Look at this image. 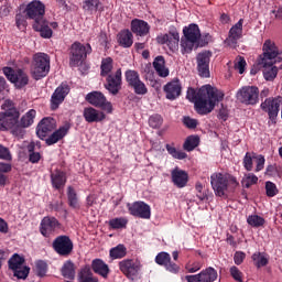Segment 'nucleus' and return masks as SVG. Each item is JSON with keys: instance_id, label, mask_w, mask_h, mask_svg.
<instances>
[{"instance_id": "nucleus-54", "label": "nucleus", "mask_w": 282, "mask_h": 282, "mask_svg": "<svg viewBox=\"0 0 282 282\" xmlns=\"http://www.w3.org/2000/svg\"><path fill=\"white\" fill-rule=\"evenodd\" d=\"M230 276L236 281V282H243V272L239 270L237 267H231L229 269Z\"/></svg>"}, {"instance_id": "nucleus-37", "label": "nucleus", "mask_w": 282, "mask_h": 282, "mask_svg": "<svg viewBox=\"0 0 282 282\" xmlns=\"http://www.w3.org/2000/svg\"><path fill=\"white\" fill-rule=\"evenodd\" d=\"M263 67V77L265 80L272 82L279 74V66L273 65H261Z\"/></svg>"}, {"instance_id": "nucleus-10", "label": "nucleus", "mask_w": 282, "mask_h": 282, "mask_svg": "<svg viewBox=\"0 0 282 282\" xmlns=\"http://www.w3.org/2000/svg\"><path fill=\"white\" fill-rule=\"evenodd\" d=\"M119 270L130 279V281H135L140 276V270H142V263L138 260L126 259L119 262Z\"/></svg>"}, {"instance_id": "nucleus-12", "label": "nucleus", "mask_w": 282, "mask_h": 282, "mask_svg": "<svg viewBox=\"0 0 282 282\" xmlns=\"http://www.w3.org/2000/svg\"><path fill=\"white\" fill-rule=\"evenodd\" d=\"M237 99L245 105H257L259 102V88L257 86H245L238 90Z\"/></svg>"}, {"instance_id": "nucleus-45", "label": "nucleus", "mask_w": 282, "mask_h": 282, "mask_svg": "<svg viewBox=\"0 0 282 282\" xmlns=\"http://www.w3.org/2000/svg\"><path fill=\"white\" fill-rule=\"evenodd\" d=\"M252 261L257 268L268 265V256L265 253L256 252L252 254Z\"/></svg>"}, {"instance_id": "nucleus-46", "label": "nucleus", "mask_w": 282, "mask_h": 282, "mask_svg": "<svg viewBox=\"0 0 282 282\" xmlns=\"http://www.w3.org/2000/svg\"><path fill=\"white\" fill-rule=\"evenodd\" d=\"M199 145V137L191 135L188 137L183 145V149L185 151H193L196 149V147Z\"/></svg>"}, {"instance_id": "nucleus-33", "label": "nucleus", "mask_w": 282, "mask_h": 282, "mask_svg": "<svg viewBox=\"0 0 282 282\" xmlns=\"http://www.w3.org/2000/svg\"><path fill=\"white\" fill-rule=\"evenodd\" d=\"M153 67L161 78H166L170 74L169 67H166V61H164L163 56L155 57Z\"/></svg>"}, {"instance_id": "nucleus-15", "label": "nucleus", "mask_w": 282, "mask_h": 282, "mask_svg": "<svg viewBox=\"0 0 282 282\" xmlns=\"http://www.w3.org/2000/svg\"><path fill=\"white\" fill-rule=\"evenodd\" d=\"M156 42L160 43V45H166L171 52H177V50H180V33L174 30L161 34L156 37Z\"/></svg>"}, {"instance_id": "nucleus-30", "label": "nucleus", "mask_w": 282, "mask_h": 282, "mask_svg": "<svg viewBox=\"0 0 282 282\" xmlns=\"http://www.w3.org/2000/svg\"><path fill=\"white\" fill-rule=\"evenodd\" d=\"M151 26L144 20L134 19L131 21V32L137 34V36H147Z\"/></svg>"}, {"instance_id": "nucleus-58", "label": "nucleus", "mask_w": 282, "mask_h": 282, "mask_svg": "<svg viewBox=\"0 0 282 282\" xmlns=\"http://www.w3.org/2000/svg\"><path fill=\"white\" fill-rule=\"evenodd\" d=\"M265 191H267L268 197H274L275 195L279 194V189L276 188V185L272 182L265 183Z\"/></svg>"}, {"instance_id": "nucleus-9", "label": "nucleus", "mask_w": 282, "mask_h": 282, "mask_svg": "<svg viewBox=\"0 0 282 282\" xmlns=\"http://www.w3.org/2000/svg\"><path fill=\"white\" fill-rule=\"evenodd\" d=\"M282 107V97H269L264 101L261 102L260 109H262L263 113H267L269 120L271 122H276V118H279V112Z\"/></svg>"}, {"instance_id": "nucleus-64", "label": "nucleus", "mask_w": 282, "mask_h": 282, "mask_svg": "<svg viewBox=\"0 0 282 282\" xmlns=\"http://www.w3.org/2000/svg\"><path fill=\"white\" fill-rule=\"evenodd\" d=\"M15 23L19 30H23L28 25V23L25 22V18L21 14H17Z\"/></svg>"}, {"instance_id": "nucleus-3", "label": "nucleus", "mask_w": 282, "mask_h": 282, "mask_svg": "<svg viewBox=\"0 0 282 282\" xmlns=\"http://www.w3.org/2000/svg\"><path fill=\"white\" fill-rule=\"evenodd\" d=\"M259 65H279L282 69V52L272 40H265L262 46V54L259 57Z\"/></svg>"}, {"instance_id": "nucleus-56", "label": "nucleus", "mask_w": 282, "mask_h": 282, "mask_svg": "<svg viewBox=\"0 0 282 282\" xmlns=\"http://www.w3.org/2000/svg\"><path fill=\"white\" fill-rule=\"evenodd\" d=\"M162 116L160 115H153L149 119V124L152 127V129H160L162 127Z\"/></svg>"}, {"instance_id": "nucleus-47", "label": "nucleus", "mask_w": 282, "mask_h": 282, "mask_svg": "<svg viewBox=\"0 0 282 282\" xmlns=\"http://www.w3.org/2000/svg\"><path fill=\"white\" fill-rule=\"evenodd\" d=\"M126 80L129 87H132L140 80V74L137 70L129 69L124 73Z\"/></svg>"}, {"instance_id": "nucleus-27", "label": "nucleus", "mask_w": 282, "mask_h": 282, "mask_svg": "<svg viewBox=\"0 0 282 282\" xmlns=\"http://www.w3.org/2000/svg\"><path fill=\"white\" fill-rule=\"evenodd\" d=\"M164 91L167 100H175V98H180L182 94V84L180 79H173L164 86Z\"/></svg>"}, {"instance_id": "nucleus-22", "label": "nucleus", "mask_w": 282, "mask_h": 282, "mask_svg": "<svg viewBox=\"0 0 282 282\" xmlns=\"http://www.w3.org/2000/svg\"><path fill=\"white\" fill-rule=\"evenodd\" d=\"M210 56L212 54L208 51H205L197 55V69L202 78H208L210 76V70L208 68V65L210 63Z\"/></svg>"}, {"instance_id": "nucleus-62", "label": "nucleus", "mask_w": 282, "mask_h": 282, "mask_svg": "<svg viewBox=\"0 0 282 282\" xmlns=\"http://www.w3.org/2000/svg\"><path fill=\"white\" fill-rule=\"evenodd\" d=\"M186 270L191 274H195V272H198V270H202V264L200 262L188 263L186 264Z\"/></svg>"}, {"instance_id": "nucleus-26", "label": "nucleus", "mask_w": 282, "mask_h": 282, "mask_svg": "<svg viewBox=\"0 0 282 282\" xmlns=\"http://www.w3.org/2000/svg\"><path fill=\"white\" fill-rule=\"evenodd\" d=\"M56 129V120L54 118H44L41 120V122L37 126V137L43 140L44 138H47V133H51V131H54Z\"/></svg>"}, {"instance_id": "nucleus-55", "label": "nucleus", "mask_w": 282, "mask_h": 282, "mask_svg": "<svg viewBox=\"0 0 282 282\" xmlns=\"http://www.w3.org/2000/svg\"><path fill=\"white\" fill-rule=\"evenodd\" d=\"M35 272L37 276H45L47 274V263L45 261H37L35 263Z\"/></svg>"}, {"instance_id": "nucleus-42", "label": "nucleus", "mask_w": 282, "mask_h": 282, "mask_svg": "<svg viewBox=\"0 0 282 282\" xmlns=\"http://www.w3.org/2000/svg\"><path fill=\"white\" fill-rule=\"evenodd\" d=\"M62 274L65 279H74L76 276V269L72 261H66L62 268Z\"/></svg>"}, {"instance_id": "nucleus-25", "label": "nucleus", "mask_w": 282, "mask_h": 282, "mask_svg": "<svg viewBox=\"0 0 282 282\" xmlns=\"http://www.w3.org/2000/svg\"><path fill=\"white\" fill-rule=\"evenodd\" d=\"M67 94H69V85L62 84L58 86L51 97V109H56L65 100Z\"/></svg>"}, {"instance_id": "nucleus-53", "label": "nucleus", "mask_w": 282, "mask_h": 282, "mask_svg": "<svg viewBox=\"0 0 282 282\" xmlns=\"http://www.w3.org/2000/svg\"><path fill=\"white\" fill-rule=\"evenodd\" d=\"M28 151L30 153V162H32V164H36L41 160V154L39 152H34V143H30L28 145Z\"/></svg>"}, {"instance_id": "nucleus-24", "label": "nucleus", "mask_w": 282, "mask_h": 282, "mask_svg": "<svg viewBox=\"0 0 282 282\" xmlns=\"http://www.w3.org/2000/svg\"><path fill=\"white\" fill-rule=\"evenodd\" d=\"M83 117L86 122H102L107 120V115L105 110H98L94 107H86L83 111Z\"/></svg>"}, {"instance_id": "nucleus-14", "label": "nucleus", "mask_w": 282, "mask_h": 282, "mask_svg": "<svg viewBox=\"0 0 282 282\" xmlns=\"http://www.w3.org/2000/svg\"><path fill=\"white\" fill-rule=\"evenodd\" d=\"M130 215L140 217V219H151V206L142 200L128 203L127 205Z\"/></svg>"}, {"instance_id": "nucleus-20", "label": "nucleus", "mask_w": 282, "mask_h": 282, "mask_svg": "<svg viewBox=\"0 0 282 282\" xmlns=\"http://www.w3.org/2000/svg\"><path fill=\"white\" fill-rule=\"evenodd\" d=\"M34 30L40 32L42 39H52V30L58 29V22H47V20L42 19L33 24Z\"/></svg>"}, {"instance_id": "nucleus-51", "label": "nucleus", "mask_w": 282, "mask_h": 282, "mask_svg": "<svg viewBox=\"0 0 282 282\" xmlns=\"http://www.w3.org/2000/svg\"><path fill=\"white\" fill-rule=\"evenodd\" d=\"M67 195H68L69 206H72V208H78V196L76 195V189H74V187L69 186L67 188Z\"/></svg>"}, {"instance_id": "nucleus-50", "label": "nucleus", "mask_w": 282, "mask_h": 282, "mask_svg": "<svg viewBox=\"0 0 282 282\" xmlns=\"http://www.w3.org/2000/svg\"><path fill=\"white\" fill-rule=\"evenodd\" d=\"M130 87L133 88L134 94H137L138 96H145V94L149 93V88H147V85L141 82V79H139Z\"/></svg>"}, {"instance_id": "nucleus-23", "label": "nucleus", "mask_w": 282, "mask_h": 282, "mask_svg": "<svg viewBox=\"0 0 282 282\" xmlns=\"http://www.w3.org/2000/svg\"><path fill=\"white\" fill-rule=\"evenodd\" d=\"M155 263H158V265H164L165 270L172 274H177V272H180V265L171 261V254L167 252L158 253L155 257Z\"/></svg>"}, {"instance_id": "nucleus-48", "label": "nucleus", "mask_w": 282, "mask_h": 282, "mask_svg": "<svg viewBox=\"0 0 282 282\" xmlns=\"http://www.w3.org/2000/svg\"><path fill=\"white\" fill-rule=\"evenodd\" d=\"M113 69V59L111 57H107L101 62V76H109L111 70Z\"/></svg>"}, {"instance_id": "nucleus-60", "label": "nucleus", "mask_w": 282, "mask_h": 282, "mask_svg": "<svg viewBox=\"0 0 282 282\" xmlns=\"http://www.w3.org/2000/svg\"><path fill=\"white\" fill-rule=\"evenodd\" d=\"M254 162H256V172L259 173V171H263V167L265 166V158L261 154L254 155Z\"/></svg>"}, {"instance_id": "nucleus-1", "label": "nucleus", "mask_w": 282, "mask_h": 282, "mask_svg": "<svg viewBox=\"0 0 282 282\" xmlns=\"http://www.w3.org/2000/svg\"><path fill=\"white\" fill-rule=\"evenodd\" d=\"M186 98L194 102L197 113L206 116V113H210L215 109L217 102L224 100V91L210 85H205L198 91L188 88Z\"/></svg>"}, {"instance_id": "nucleus-49", "label": "nucleus", "mask_w": 282, "mask_h": 282, "mask_svg": "<svg viewBox=\"0 0 282 282\" xmlns=\"http://www.w3.org/2000/svg\"><path fill=\"white\" fill-rule=\"evenodd\" d=\"M166 151L167 153H170V155H172V158H174L175 160H186L187 155L186 152L182 151V150H177L175 149V147L173 145H166Z\"/></svg>"}, {"instance_id": "nucleus-63", "label": "nucleus", "mask_w": 282, "mask_h": 282, "mask_svg": "<svg viewBox=\"0 0 282 282\" xmlns=\"http://www.w3.org/2000/svg\"><path fill=\"white\" fill-rule=\"evenodd\" d=\"M183 122L187 129H195V127H197V119L191 117H184Z\"/></svg>"}, {"instance_id": "nucleus-38", "label": "nucleus", "mask_w": 282, "mask_h": 282, "mask_svg": "<svg viewBox=\"0 0 282 282\" xmlns=\"http://www.w3.org/2000/svg\"><path fill=\"white\" fill-rule=\"evenodd\" d=\"M99 6H100V0H84L83 1V10L87 14H94V12H98Z\"/></svg>"}, {"instance_id": "nucleus-41", "label": "nucleus", "mask_w": 282, "mask_h": 282, "mask_svg": "<svg viewBox=\"0 0 282 282\" xmlns=\"http://www.w3.org/2000/svg\"><path fill=\"white\" fill-rule=\"evenodd\" d=\"M109 254L112 259H124V257H127V247H124V245H118L110 249Z\"/></svg>"}, {"instance_id": "nucleus-11", "label": "nucleus", "mask_w": 282, "mask_h": 282, "mask_svg": "<svg viewBox=\"0 0 282 282\" xmlns=\"http://www.w3.org/2000/svg\"><path fill=\"white\" fill-rule=\"evenodd\" d=\"M9 268L17 279L24 280L28 279V274H30V268L25 265V259L17 253L9 260Z\"/></svg>"}, {"instance_id": "nucleus-34", "label": "nucleus", "mask_w": 282, "mask_h": 282, "mask_svg": "<svg viewBox=\"0 0 282 282\" xmlns=\"http://www.w3.org/2000/svg\"><path fill=\"white\" fill-rule=\"evenodd\" d=\"M91 268L96 274L102 276V279H107L109 276V265L105 263V261L100 259H96L91 263Z\"/></svg>"}, {"instance_id": "nucleus-40", "label": "nucleus", "mask_w": 282, "mask_h": 282, "mask_svg": "<svg viewBox=\"0 0 282 282\" xmlns=\"http://www.w3.org/2000/svg\"><path fill=\"white\" fill-rule=\"evenodd\" d=\"M197 45V42L195 40H189L188 37H182L181 39V52L182 54H191L193 52V47Z\"/></svg>"}, {"instance_id": "nucleus-6", "label": "nucleus", "mask_w": 282, "mask_h": 282, "mask_svg": "<svg viewBox=\"0 0 282 282\" xmlns=\"http://www.w3.org/2000/svg\"><path fill=\"white\" fill-rule=\"evenodd\" d=\"M19 118H21L19 120ZM36 118V110L30 109L28 112H25L21 117V112L18 110V118L15 121L14 128H10V131L13 135H17L18 138H23L25 134V130L28 127H32L34 124V120Z\"/></svg>"}, {"instance_id": "nucleus-17", "label": "nucleus", "mask_w": 282, "mask_h": 282, "mask_svg": "<svg viewBox=\"0 0 282 282\" xmlns=\"http://www.w3.org/2000/svg\"><path fill=\"white\" fill-rule=\"evenodd\" d=\"M25 12L29 19H33L35 23H39L45 15V4L39 0H33L26 6Z\"/></svg>"}, {"instance_id": "nucleus-52", "label": "nucleus", "mask_w": 282, "mask_h": 282, "mask_svg": "<svg viewBox=\"0 0 282 282\" xmlns=\"http://www.w3.org/2000/svg\"><path fill=\"white\" fill-rule=\"evenodd\" d=\"M259 182V177L254 175L253 173L246 174L242 178V185L245 188H250L252 185L257 184Z\"/></svg>"}, {"instance_id": "nucleus-5", "label": "nucleus", "mask_w": 282, "mask_h": 282, "mask_svg": "<svg viewBox=\"0 0 282 282\" xmlns=\"http://www.w3.org/2000/svg\"><path fill=\"white\" fill-rule=\"evenodd\" d=\"M30 74L34 80H41L50 74V55L36 53L33 55Z\"/></svg>"}, {"instance_id": "nucleus-7", "label": "nucleus", "mask_w": 282, "mask_h": 282, "mask_svg": "<svg viewBox=\"0 0 282 282\" xmlns=\"http://www.w3.org/2000/svg\"><path fill=\"white\" fill-rule=\"evenodd\" d=\"M4 76L14 85L17 89H23L30 83V76L23 69H12L11 67H3Z\"/></svg>"}, {"instance_id": "nucleus-43", "label": "nucleus", "mask_w": 282, "mask_h": 282, "mask_svg": "<svg viewBox=\"0 0 282 282\" xmlns=\"http://www.w3.org/2000/svg\"><path fill=\"white\" fill-rule=\"evenodd\" d=\"M128 224H129V220L124 217L112 218L109 220V226L113 230H120L122 228H127Z\"/></svg>"}, {"instance_id": "nucleus-16", "label": "nucleus", "mask_w": 282, "mask_h": 282, "mask_svg": "<svg viewBox=\"0 0 282 282\" xmlns=\"http://www.w3.org/2000/svg\"><path fill=\"white\" fill-rule=\"evenodd\" d=\"M53 248L57 254L62 257H67L72 254V250H74V242L67 236H59L53 241Z\"/></svg>"}, {"instance_id": "nucleus-32", "label": "nucleus", "mask_w": 282, "mask_h": 282, "mask_svg": "<svg viewBox=\"0 0 282 282\" xmlns=\"http://www.w3.org/2000/svg\"><path fill=\"white\" fill-rule=\"evenodd\" d=\"M183 34L185 39H189V41H195L199 43V39H202V32L199 31V26L197 24H189L183 29Z\"/></svg>"}, {"instance_id": "nucleus-44", "label": "nucleus", "mask_w": 282, "mask_h": 282, "mask_svg": "<svg viewBox=\"0 0 282 282\" xmlns=\"http://www.w3.org/2000/svg\"><path fill=\"white\" fill-rule=\"evenodd\" d=\"M247 224L251 226V228H261V226L265 225V218L259 216V215H250L247 218Z\"/></svg>"}, {"instance_id": "nucleus-61", "label": "nucleus", "mask_w": 282, "mask_h": 282, "mask_svg": "<svg viewBox=\"0 0 282 282\" xmlns=\"http://www.w3.org/2000/svg\"><path fill=\"white\" fill-rule=\"evenodd\" d=\"M0 160H6L7 162H11L12 160L10 150L3 145H0Z\"/></svg>"}, {"instance_id": "nucleus-35", "label": "nucleus", "mask_w": 282, "mask_h": 282, "mask_svg": "<svg viewBox=\"0 0 282 282\" xmlns=\"http://www.w3.org/2000/svg\"><path fill=\"white\" fill-rule=\"evenodd\" d=\"M118 43L121 47H131L133 45V34L129 30H123L118 34Z\"/></svg>"}, {"instance_id": "nucleus-2", "label": "nucleus", "mask_w": 282, "mask_h": 282, "mask_svg": "<svg viewBox=\"0 0 282 282\" xmlns=\"http://www.w3.org/2000/svg\"><path fill=\"white\" fill-rule=\"evenodd\" d=\"M212 188L216 197H228V193H232L239 182L229 173L216 172L210 175Z\"/></svg>"}, {"instance_id": "nucleus-36", "label": "nucleus", "mask_w": 282, "mask_h": 282, "mask_svg": "<svg viewBox=\"0 0 282 282\" xmlns=\"http://www.w3.org/2000/svg\"><path fill=\"white\" fill-rule=\"evenodd\" d=\"M51 180L54 188H63L67 182V176H65V172L56 171L51 175Z\"/></svg>"}, {"instance_id": "nucleus-29", "label": "nucleus", "mask_w": 282, "mask_h": 282, "mask_svg": "<svg viewBox=\"0 0 282 282\" xmlns=\"http://www.w3.org/2000/svg\"><path fill=\"white\" fill-rule=\"evenodd\" d=\"M172 182L177 188H184L188 184V173L180 167H175L172 173Z\"/></svg>"}, {"instance_id": "nucleus-21", "label": "nucleus", "mask_w": 282, "mask_h": 282, "mask_svg": "<svg viewBox=\"0 0 282 282\" xmlns=\"http://www.w3.org/2000/svg\"><path fill=\"white\" fill-rule=\"evenodd\" d=\"M56 230H61V223L54 217H44L41 221L40 231L43 237H50Z\"/></svg>"}, {"instance_id": "nucleus-57", "label": "nucleus", "mask_w": 282, "mask_h": 282, "mask_svg": "<svg viewBox=\"0 0 282 282\" xmlns=\"http://www.w3.org/2000/svg\"><path fill=\"white\" fill-rule=\"evenodd\" d=\"M246 58H243L242 56H239L236 58L235 61V69H237V72H239V74H243V72H246Z\"/></svg>"}, {"instance_id": "nucleus-13", "label": "nucleus", "mask_w": 282, "mask_h": 282, "mask_svg": "<svg viewBox=\"0 0 282 282\" xmlns=\"http://www.w3.org/2000/svg\"><path fill=\"white\" fill-rule=\"evenodd\" d=\"M87 102L94 107H100L107 113H113V105L100 91H93L86 96Z\"/></svg>"}, {"instance_id": "nucleus-39", "label": "nucleus", "mask_w": 282, "mask_h": 282, "mask_svg": "<svg viewBox=\"0 0 282 282\" xmlns=\"http://www.w3.org/2000/svg\"><path fill=\"white\" fill-rule=\"evenodd\" d=\"M79 282H98V278L94 276L89 267H84L79 273Z\"/></svg>"}, {"instance_id": "nucleus-28", "label": "nucleus", "mask_w": 282, "mask_h": 282, "mask_svg": "<svg viewBox=\"0 0 282 282\" xmlns=\"http://www.w3.org/2000/svg\"><path fill=\"white\" fill-rule=\"evenodd\" d=\"M243 34V19H240L229 31V36L226 40V43L229 45H237V41L241 39Z\"/></svg>"}, {"instance_id": "nucleus-31", "label": "nucleus", "mask_w": 282, "mask_h": 282, "mask_svg": "<svg viewBox=\"0 0 282 282\" xmlns=\"http://www.w3.org/2000/svg\"><path fill=\"white\" fill-rule=\"evenodd\" d=\"M69 129H70L69 123H65L64 126L59 127L58 130L53 132L52 135H50L46 139V144H48V147H52V144H56V142L63 140V138H65V135L69 133Z\"/></svg>"}, {"instance_id": "nucleus-19", "label": "nucleus", "mask_w": 282, "mask_h": 282, "mask_svg": "<svg viewBox=\"0 0 282 282\" xmlns=\"http://www.w3.org/2000/svg\"><path fill=\"white\" fill-rule=\"evenodd\" d=\"M106 89L116 96L122 89V69H117L115 74L108 75Z\"/></svg>"}, {"instance_id": "nucleus-18", "label": "nucleus", "mask_w": 282, "mask_h": 282, "mask_svg": "<svg viewBox=\"0 0 282 282\" xmlns=\"http://www.w3.org/2000/svg\"><path fill=\"white\" fill-rule=\"evenodd\" d=\"M217 276V270L213 267H208L205 270H202L198 274L186 275L185 280L187 282H215Z\"/></svg>"}, {"instance_id": "nucleus-4", "label": "nucleus", "mask_w": 282, "mask_h": 282, "mask_svg": "<svg viewBox=\"0 0 282 282\" xmlns=\"http://www.w3.org/2000/svg\"><path fill=\"white\" fill-rule=\"evenodd\" d=\"M19 118V109L12 100H4L0 112V131H10L14 129Z\"/></svg>"}, {"instance_id": "nucleus-59", "label": "nucleus", "mask_w": 282, "mask_h": 282, "mask_svg": "<svg viewBox=\"0 0 282 282\" xmlns=\"http://www.w3.org/2000/svg\"><path fill=\"white\" fill-rule=\"evenodd\" d=\"M254 160V154L247 152L243 159V166L246 171H252V162Z\"/></svg>"}, {"instance_id": "nucleus-8", "label": "nucleus", "mask_w": 282, "mask_h": 282, "mask_svg": "<svg viewBox=\"0 0 282 282\" xmlns=\"http://www.w3.org/2000/svg\"><path fill=\"white\" fill-rule=\"evenodd\" d=\"M88 54H91V45L80 44L79 42L72 44L69 52V61L72 67L80 65V63L87 58Z\"/></svg>"}]
</instances>
